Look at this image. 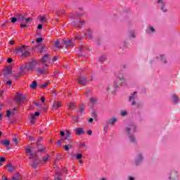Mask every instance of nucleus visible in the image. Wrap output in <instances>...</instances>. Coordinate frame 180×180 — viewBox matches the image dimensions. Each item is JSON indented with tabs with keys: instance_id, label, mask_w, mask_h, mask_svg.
<instances>
[{
	"instance_id": "64",
	"label": "nucleus",
	"mask_w": 180,
	"mask_h": 180,
	"mask_svg": "<svg viewBox=\"0 0 180 180\" xmlns=\"http://www.w3.org/2000/svg\"><path fill=\"white\" fill-rule=\"evenodd\" d=\"M169 180H175V177L172 175H171V176L169 177Z\"/></svg>"
},
{
	"instance_id": "60",
	"label": "nucleus",
	"mask_w": 180,
	"mask_h": 180,
	"mask_svg": "<svg viewBox=\"0 0 180 180\" xmlns=\"http://www.w3.org/2000/svg\"><path fill=\"white\" fill-rule=\"evenodd\" d=\"M61 144H63V142L60 140L58 141L57 145L59 146V147H61Z\"/></svg>"
},
{
	"instance_id": "51",
	"label": "nucleus",
	"mask_w": 180,
	"mask_h": 180,
	"mask_svg": "<svg viewBox=\"0 0 180 180\" xmlns=\"http://www.w3.org/2000/svg\"><path fill=\"white\" fill-rule=\"evenodd\" d=\"M103 127L105 129H108L109 128V122H107L105 124H104Z\"/></svg>"
},
{
	"instance_id": "11",
	"label": "nucleus",
	"mask_w": 180,
	"mask_h": 180,
	"mask_svg": "<svg viewBox=\"0 0 180 180\" xmlns=\"http://www.w3.org/2000/svg\"><path fill=\"white\" fill-rule=\"evenodd\" d=\"M25 49H26V46L25 45H22L21 46H17V48L15 49V53H23L25 50Z\"/></svg>"
},
{
	"instance_id": "1",
	"label": "nucleus",
	"mask_w": 180,
	"mask_h": 180,
	"mask_svg": "<svg viewBox=\"0 0 180 180\" xmlns=\"http://www.w3.org/2000/svg\"><path fill=\"white\" fill-rule=\"evenodd\" d=\"M136 125L130 124L128 127L125 129V131L127 134V136L129 139L130 143L132 144H137V140H136V137L131 133H134L136 131Z\"/></svg>"
},
{
	"instance_id": "7",
	"label": "nucleus",
	"mask_w": 180,
	"mask_h": 180,
	"mask_svg": "<svg viewBox=\"0 0 180 180\" xmlns=\"http://www.w3.org/2000/svg\"><path fill=\"white\" fill-rule=\"evenodd\" d=\"M20 71L23 74H27V72L30 71L27 63L25 65H21V66L20 67Z\"/></svg>"
},
{
	"instance_id": "28",
	"label": "nucleus",
	"mask_w": 180,
	"mask_h": 180,
	"mask_svg": "<svg viewBox=\"0 0 180 180\" xmlns=\"http://www.w3.org/2000/svg\"><path fill=\"white\" fill-rule=\"evenodd\" d=\"M117 78L119 79V81L121 82L120 85H122L124 81V77H123V75H119L117 76Z\"/></svg>"
},
{
	"instance_id": "42",
	"label": "nucleus",
	"mask_w": 180,
	"mask_h": 180,
	"mask_svg": "<svg viewBox=\"0 0 180 180\" xmlns=\"http://www.w3.org/2000/svg\"><path fill=\"white\" fill-rule=\"evenodd\" d=\"M160 58H161L163 64H167V59H164V56L161 55Z\"/></svg>"
},
{
	"instance_id": "17",
	"label": "nucleus",
	"mask_w": 180,
	"mask_h": 180,
	"mask_svg": "<svg viewBox=\"0 0 180 180\" xmlns=\"http://www.w3.org/2000/svg\"><path fill=\"white\" fill-rule=\"evenodd\" d=\"M78 82L79 85H85L88 81H86V79L85 77H79L78 79Z\"/></svg>"
},
{
	"instance_id": "63",
	"label": "nucleus",
	"mask_w": 180,
	"mask_h": 180,
	"mask_svg": "<svg viewBox=\"0 0 180 180\" xmlns=\"http://www.w3.org/2000/svg\"><path fill=\"white\" fill-rule=\"evenodd\" d=\"M60 136L61 137H64V136H65V132H64V131H60Z\"/></svg>"
},
{
	"instance_id": "16",
	"label": "nucleus",
	"mask_w": 180,
	"mask_h": 180,
	"mask_svg": "<svg viewBox=\"0 0 180 180\" xmlns=\"http://www.w3.org/2000/svg\"><path fill=\"white\" fill-rule=\"evenodd\" d=\"M65 135L66 136L65 137L64 140L70 141V139L72 137V134H71V131L69 130L65 131Z\"/></svg>"
},
{
	"instance_id": "3",
	"label": "nucleus",
	"mask_w": 180,
	"mask_h": 180,
	"mask_svg": "<svg viewBox=\"0 0 180 180\" xmlns=\"http://www.w3.org/2000/svg\"><path fill=\"white\" fill-rule=\"evenodd\" d=\"M35 71L39 75H44V74H49V72H47V70L44 67L37 68Z\"/></svg>"
},
{
	"instance_id": "39",
	"label": "nucleus",
	"mask_w": 180,
	"mask_h": 180,
	"mask_svg": "<svg viewBox=\"0 0 180 180\" xmlns=\"http://www.w3.org/2000/svg\"><path fill=\"white\" fill-rule=\"evenodd\" d=\"M120 114H121V116H127V111L122 110L121 111Z\"/></svg>"
},
{
	"instance_id": "62",
	"label": "nucleus",
	"mask_w": 180,
	"mask_h": 180,
	"mask_svg": "<svg viewBox=\"0 0 180 180\" xmlns=\"http://www.w3.org/2000/svg\"><path fill=\"white\" fill-rule=\"evenodd\" d=\"M40 20L42 23L44 22V20H46V17H41Z\"/></svg>"
},
{
	"instance_id": "12",
	"label": "nucleus",
	"mask_w": 180,
	"mask_h": 180,
	"mask_svg": "<svg viewBox=\"0 0 180 180\" xmlns=\"http://www.w3.org/2000/svg\"><path fill=\"white\" fill-rule=\"evenodd\" d=\"M117 86H119L117 82H114V86L112 85H109L107 87V91H115V89H117Z\"/></svg>"
},
{
	"instance_id": "61",
	"label": "nucleus",
	"mask_w": 180,
	"mask_h": 180,
	"mask_svg": "<svg viewBox=\"0 0 180 180\" xmlns=\"http://www.w3.org/2000/svg\"><path fill=\"white\" fill-rule=\"evenodd\" d=\"M41 140H43V138H41V137L39 138V139H37V144H39V143L41 141Z\"/></svg>"
},
{
	"instance_id": "45",
	"label": "nucleus",
	"mask_w": 180,
	"mask_h": 180,
	"mask_svg": "<svg viewBox=\"0 0 180 180\" xmlns=\"http://www.w3.org/2000/svg\"><path fill=\"white\" fill-rule=\"evenodd\" d=\"M136 108H138V109H140V108H143V103H137Z\"/></svg>"
},
{
	"instance_id": "23",
	"label": "nucleus",
	"mask_w": 180,
	"mask_h": 180,
	"mask_svg": "<svg viewBox=\"0 0 180 180\" xmlns=\"http://www.w3.org/2000/svg\"><path fill=\"white\" fill-rule=\"evenodd\" d=\"M53 106L54 109H58V108H61V102L57 101L53 103Z\"/></svg>"
},
{
	"instance_id": "19",
	"label": "nucleus",
	"mask_w": 180,
	"mask_h": 180,
	"mask_svg": "<svg viewBox=\"0 0 180 180\" xmlns=\"http://www.w3.org/2000/svg\"><path fill=\"white\" fill-rule=\"evenodd\" d=\"M6 167L9 172H13V171H15V167H13L11 163L7 164Z\"/></svg>"
},
{
	"instance_id": "30",
	"label": "nucleus",
	"mask_w": 180,
	"mask_h": 180,
	"mask_svg": "<svg viewBox=\"0 0 180 180\" xmlns=\"http://www.w3.org/2000/svg\"><path fill=\"white\" fill-rule=\"evenodd\" d=\"M1 144H3V146H9L11 144V141L4 140V141H1Z\"/></svg>"
},
{
	"instance_id": "24",
	"label": "nucleus",
	"mask_w": 180,
	"mask_h": 180,
	"mask_svg": "<svg viewBox=\"0 0 180 180\" xmlns=\"http://www.w3.org/2000/svg\"><path fill=\"white\" fill-rule=\"evenodd\" d=\"M172 99L175 105H176L177 103H179V98H178L176 95L174 94L172 96Z\"/></svg>"
},
{
	"instance_id": "52",
	"label": "nucleus",
	"mask_w": 180,
	"mask_h": 180,
	"mask_svg": "<svg viewBox=\"0 0 180 180\" xmlns=\"http://www.w3.org/2000/svg\"><path fill=\"white\" fill-rule=\"evenodd\" d=\"M64 148H65V151H68L70 150L68 145H65Z\"/></svg>"
},
{
	"instance_id": "53",
	"label": "nucleus",
	"mask_w": 180,
	"mask_h": 180,
	"mask_svg": "<svg viewBox=\"0 0 180 180\" xmlns=\"http://www.w3.org/2000/svg\"><path fill=\"white\" fill-rule=\"evenodd\" d=\"M37 29H38L39 30H41V29H43V25L39 24V25H38V27H37Z\"/></svg>"
},
{
	"instance_id": "2",
	"label": "nucleus",
	"mask_w": 180,
	"mask_h": 180,
	"mask_svg": "<svg viewBox=\"0 0 180 180\" xmlns=\"http://www.w3.org/2000/svg\"><path fill=\"white\" fill-rule=\"evenodd\" d=\"M136 95H137V91L133 92L131 96L128 98V101L131 103L132 106L136 105Z\"/></svg>"
},
{
	"instance_id": "35",
	"label": "nucleus",
	"mask_w": 180,
	"mask_h": 180,
	"mask_svg": "<svg viewBox=\"0 0 180 180\" xmlns=\"http://www.w3.org/2000/svg\"><path fill=\"white\" fill-rule=\"evenodd\" d=\"M49 157H50V155H46L43 158V161H44V162H47V161H49Z\"/></svg>"
},
{
	"instance_id": "5",
	"label": "nucleus",
	"mask_w": 180,
	"mask_h": 180,
	"mask_svg": "<svg viewBox=\"0 0 180 180\" xmlns=\"http://www.w3.org/2000/svg\"><path fill=\"white\" fill-rule=\"evenodd\" d=\"M65 47H74L75 46V42L74 40H70V39H68L63 41Z\"/></svg>"
},
{
	"instance_id": "15",
	"label": "nucleus",
	"mask_w": 180,
	"mask_h": 180,
	"mask_svg": "<svg viewBox=\"0 0 180 180\" xmlns=\"http://www.w3.org/2000/svg\"><path fill=\"white\" fill-rule=\"evenodd\" d=\"M25 99H26V98H25L24 96H18L16 98L15 101H17V103L18 105H22L21 102H23V101H25Z\"/></svg>"
},
{
	"instance_id": "56",
	"label": "nucleus",
	"mask_w": 180,
	"mask_h": 180,
	"mask_svg": "<svg viewBox=\"0 0 180 180\" xmlns=\"http://www.w3.org/2000/svg\"><path fill=\"white\" fill-rule=\"evenodd\" d=\"M12 61H13V59H12V58H9L7 60V63H8V64H11V63H12Z\"/></svg>"
},
{
	"instance_id": "43",
	"label": "nucleus",
	"mask_w": 180,
	"mask_h": 180,
	"mask_svg": "<svg viewBox=\"0 0 180 180\" xmlns=\"http://www.w3.org/2000/svg\"><path fill=\"white\" fill-rule=\"evenodd\" d=\"M22 177L20 176H13L11 180H20Z\"/></svg>"
},
{
	"instance_id": "54",
	"label": "nucleus",
	"mask_w": 180,
	"mask_h": 180,
	"mask_svg": "<svg viewBox=\"0 0 180 180\" xmlns=\"http://www.w3.org/2000/svg\"><path fill=\"white\" fill-rule=\"evenodd\" d=\"M37 43H41L43 41V38H37Z\"/></svg>"
},
{
	"instance_id": "27",
	"label": "nucleus",
	"mask_w": 180,
	"mask_h": 180,
	"mask_svg": "<svg viewBox=\"0 0 180 180\" xmlns=\"http://www.w3.org/2000/svg\"><path fill=\"white\" fill-rule=\"evenodd\" d=\"M116 121H117L116 118L112 117L109 120L108 124H112V126H115V123H116Z\"/></svg>"
},
{
	"instance_id": "33",
	"label": "nucleus",
	"mask_w": 180,
	"mask_h": 180,
	"mask_svg": "<svg viewBox=\"0 0 180 180\" xmlns=\"http://www.w3.org/2000/svg\"><path fill=\"white\" fill-rule=\"evenodd\" d=\"M30 122L32 124H34V123H36V119L34 117V115H31Z\"/></svg>"
},
{
	"instance_id": "26",
	"label": "nucleus",
	"mask_w": 180,
	"mask_h": 180,
	"mask_svg": "<svg viewBox=\"0 0 180 180\" xmlns=\"http://www.w3.org/2000/svg\"><path fill=\"white\" fill-rule=\"evenodd\" d=\"M75 106V103H68V108L70 110H74V107Z\"/></svg>"
},
{
	"instance_id": "38",
	"label": "nucleus",
	"mask_w": 180,
	"mask_h": 180,
	"mask_svg": "<svg viewBox=\"0 0 180 180\" xmlns=\"http://www.w3.org/2000/svg\"><path fill=\"white\" fill-rule=\"evenodd\" d=\"M11 23H15V22H18V18L13 17L11 18Z\"/></svg>"
},
{
	"instance_id": "8",
	"label": "nucleus",
	"mask_w": 180,
	"mask_h": 180,
	"mask_svg": "<svg viewBox=\"0 0 180 180\" xmlns=\"http://www.w3.org/2000/svg\"><path fill=\"white\" fill-rule=\"evenodd\" d=\"M4 77H7L8 75H11L12 74V68L11 66H7L5 68L4 70H3Z\"/></svg>"
},
{
	"instance_id": "44",
	"label": "nucleus",
	"mask_w": 180,
	"mask_h": 180,
	"mask_svg": "<svg viewBox=\"0 0 180 180\" xmlns=\"http://www.w3.org/2000/svg\"><path fill=\"white\" fill-rule=\"evenodd\" d=\"M25 24L27 25L29 23V22H30V20H32V18H25Z\"/></svg>"
},
{
	"instance_id": "21",
	"label": "nucleus",
	"mask_w": 180,
	"mask_h": 180,
	"mask_svg": "<svg viewBox=\"0 0 180 180\" xmlns=\"http://www.w3.org/2000/svg\"><path fill=\"white\" fill-rule=\"evenodd\" d=\"M62 176H63V174H61L60 172H57L55 176H54V179L55 180H62L61 179Z\"/></svg>"
},
{
	"instance_id": "13",
	"label": "nucleus",
	"mask_w": 180,
	"mask_h": 180,
	"mask_svg": "<svg viewBox=\"0 0 180 180\" xmlns=\"http://www.w3.org/2000/svg\"><path fill=\"white\" fill-rule=\"evenodd\" d=\"M158 4H160L162 12H167V8H165V3L164 2V0H158Z\"/></svg>"
},
{
	"instance_id": "18",
	"label": "nucleus",
	"mask_w": 180,
	"mask_h": 180,
	"mask_svg": "<svg viewBox=\"0 0 180 180\" xmlns=\"http://www.w3.org/2000/svg\"><path fill=\"white\" fill-rule=\"evenodd\" d=\"M25 18H26V14H18L17 15V19L19 22L25 20Z\"/></svg>"
},
{
	"instance_id": "4",
	"label": "nucleus",
	"mask_w": 180,
	"mask_h": 180,
	"mask_svg": "<svg viewBox=\"0 0 180 180\" xmlns=\"http://www.w3.org/2000/svg\"><path fill=\"white\" fill-rule=\"evenodd\" d=\"M37 64H38L37 60H32L30 63H27V65H28V70L30 71H33V70H34V67H36Z\"/></svg>"
},
{
	"instance_id": "14",
	"label": "nucleus",
	"mask_w": 180,
	"mask_h": 180,
	"mask_svg": "<svg viewBox=\"0 0 180 180\" xmlns=\"http://www.w3.org/2000/svg\"><path fill=\"white\" fill-rule=\"evenodd\" d=\"M75 132L76 136H81L82 134H85V131H84V129L82 128H76L75 129Z\"/></svg>"
},
{
	"instance_id": "22",
	"label": "nucleus",
	"mask_w": 180,
	"mask_h": 180,
	"mask_svg": "<svg viewBox=\"0 0 180 180\" xmlns=\"http://www.w3.org/2000/svg\"><path fill=\"white\" fill-rule=\"evenodd\" d=\"M39 54H43V53L47 52V49H46V46L42 45L41 48L39 49Z\"/></svg>"
},
{
	"instance_id": "32",
	"label": "nucleus",
	"mask_w": 180,
	"mask_h": 180,
	"mask_svg": "<svg viewBox=\"0 0 180 180\" xmlns=\"http://www.w3.org/2000/svg\"><path fill=\"white\" fill-rule=\"evenodd\" d=\"M155 32V30L153 27H150L148 28V33H154Z\"/></svg>"
},
{
	"instance_id": "34",
	"label": "nucleus",
	"mask_w": 180,
	"mask_h": 180,
	"mask_svg": "<svg viewBox=\"0 0 180 180\" xmlns=\"http://www.w3.org/2000/svg\"><path fill=\"white\" fill-rule=\"evenodd\" d=\"M98 60H99V61H100L101 63H103V61H104L105 60H106V56H101L99 57Z\"/></svg>"
},
{
	"instance_id": "36",
	"label": "nucleus",
	"mask_w": 180,
	"mask_h": 180,
	"mask_svg": "<svg viewBox=\"0 0 180 180\" xmlns=\"http://www.w3.org/2000/svg\"><path fill=\"white\" fill-rule=\"evenodd\" d=\"M11 115H14V113L11 112V110H8L6 111V117H11Z\"/></svg>"
},
{
	"instance_id": "37",
	"label": "nucleus",
	"mask_w": 180,
	"mask_h": 180,
	"mask_svg": "<svg viewBox=\"0 0 180 180\" xmlns=\"http://www.w3.org/2000/svg\"><path fill=\"white\" fill-rule=\"evenodd\" d=\"M78 112L79 113L82 115V113L84 112V107L82 105H80V107L79 108Z\"/></svg>"
},
{
	"instance_id": "55",
	"label": "nucleus",
	"mask_w": 180,
	"mask_h": 180,
	"mask_svg": "<svg viewBox=\"0 0 180 180\" xmlns=\"http://www.w3.org/2000/svg\"><path fill=\"white\" fill-rule=\"evenodd\" d=\"M86 36H87V37H91V32L88 31V32L86 33Z\"/></svg>"
},
{
	"instance_id": "10",
	"label": "nucleus",
	"mask_w": 180,
	"mask_h": 180,
	"mask_svg": "<svg viewBox=\"0 0 180 180\" xmlns=\"http://www.w3.org/2000/svg\"><path fill=\"white\" fill-rule=\"evenodd\" d=\"M50 60H51V58L50 57V54L46 53L42 57L41 63H42V64H46V63H47V61H49Z\"/></svg>"
},
{
	"instance_id": "58",
	"label": "nucleus",
	"mask_w": 180,
	"mask_h": 180,
	"mask_svg": "<svg viewBox=\"0 0 180 180\" xmlns=\"http://www.w3.org/2000/svg\"><path fill=\"white\" fill-rule=\"evenodd\" d=\"M58 60V56H53L52 58V61H57Z\"/></svg>"
},
{
	"instance_id": "48",
	"label": "nucleus",
	"mask_w": 180,
	"mask_h": 180,
	"mask_svg": "<svg viewBox=\"0 0 180 180\" xmlns=\"http://www.w3.org/2000/svg\"><path fill=\"white\" fill-rule=\"evenodd\" d=\"M76 158L77 160H81L82 158V154H77Z\"/></svg>"
},
{
	"instance_id": "59",
	"label": "nucleus",
	"mask_w": 180,
	"mask_h": 180,
	"mask_svg": "<svg viewBox=\"0 0 180 180\" xmlns=\"http://www.w3.org/2000/svg\"><path fill=\"white\" fill-rule=\"evenodd\" d=\"M30 158H34V153H30Z\"/></svg>"
},
{
	"instance_id": "57",
	"label": "nucleus",
	"mask_w": 180,
	"mask_h": 180,
	"mask_svg": "<svg viewBox=\"0 0 180 180\" xmlns=\"http://www.w3.org/2000/svg\"><path fill=\"white\" fill-rule=\"evenodd\" d=\"M38 151H39V153H46V149H44V148L39 149Z\"/></svg>"
},
{
	"instance_id": "31",
	"label": "nucleus",
	"mask_w": 180,
	"mask_h": 180,
	"mask_svg": "<svg viewBox=\"0 0 180 180\" xmlns=\"http://www.w3.org/2000/svg\"><path fill=\"white\" fill-rule=\"evenodd\" d=\"M32 146H28L26 148H25V152L26 153V154H30L32 153Z\"/></svg>"
},
{
	"instance_id": "40",
	"label": "nucleus",
	"mask_w": 180,
	"mask_h": 180,
	"mask_svg": "<svg viewBox=\"0 0 180 180\" xmlns=\"http://www.w3.org/2000/svg\"><path fill=\"white\" fill-rule=\"evenodd\" d=\"M32 168L36 169V168H37V167H39V164H38V163H36L35 162H34L32 163Z\"/></svg>"
},
{
	"instance_id": "50",
	"label": "nucleus",
	"mask_w": 180,
	"mask_h": 180,
	"mask_svg": "<svg viewBox=\"0 0 180 180\" xmlns=\"http://www.w3.org/2000/svg\"><path fill=\"white\" fill-rule=\"evenodd\" d=\"M6 85H8L9 86H11L12 85V80H8L6 82Z\"/></svg>"
},
{
	"instance_id": "6",
	"label": "nucleus",
	"mask_w": 180,
	"mask_h": 180,
	"mask_svg": "<svg viewBox=\"0 0 180 180\" xmlns=\"http://www.w3.org/2000/svg\"><path fill=\"white\" fill-rule=\"evenodd\" d=\"M143 155L141 153L138 154L135 159V165H140L141 162H143Z\"/></svg>"
},
{
	"instance_id": "47",
	"label": "nucleus",
	"mask_w": 180,
	"mask_h": 180,
	"mask_svg": "<svg viewBox=\"0 0 180 180\" xmlns=\"http://www.w3.org/2000/svg\"><path fill=\"white\" fill-rule=\"evenodd\" d=\"M13 141L15 143V144L18 145L19 144V142L18 141V139L16 137L13 139Z\"/></svg>"
},
{
	"instance_id": "25",
	"label": "nucleus",
	"mask_w": 180,
	"mask_h": 180,
	"mask_svg": "<svg viewBox=\"0 0 180 180\" xmlns=\"http://www.w3.org/2000/svg\"><path fill=\"white\" fill-rule=\"evenodd\" d=\"M30 87L31 89H36V88H37V82L33 81Z\"/></svg>"
},
{
	"instance_id": "49",
	"label": "nucleus",
	"mask_w": 180,
	"mask_h": 180,
	"mask_svg": "<svg viewBox=\"0 0 180 180\" xmlns=\"http://www.w3.org/2000/svg\"><path fill=\"white\" fill-rule=\"evenodd\" d=\"M32 116H34V117H37L40 116V112H36L34 113V115H32Z\"/></svg>"
},
{
	"instance_id": "29",
	"label": "nucleus",
	"mask_w": 180,
	"mask_h": 180,
	"mask_svg": "<svg viewBox=\"0 0 180 180\" xmlns=\"http://www.w3.org/2000/svg\"><path fill=\"white\" fill-rule=\"evenodd\" d=\"M55 47H56V49H61V44H60V40L57 39L55 41Z\"/></svg>"
},
{
	"instance_id": "41",
	"label": "nucleus",
	"mask_w": 180,
	"mask_h": 180,
	"mask_svg": "<svg viewBox=\"0 0 180 180\" xmlns=\"http://www.w3.org/2000/svg\"><path fill=\"white\" fill-rule=\"evenodd\" d=\"M47 85H49V83L47 82H44L43 84L39 85V88H46V86H47Z\"/></svg>"
},
{
	"instance_id": "46",
	"label": "nucleus",
	"mask_w": 180,
	"mask_h": 180,
	"mask_svg": "<svg viewBox=\"0 0 180 180\" xmlns=\"http://www.w3.org/2000/svg\"><path fill=\"white\" fill-rule=\"evenodd\" d=\"M130 37H131L132 39H134L136 37V34L134 32H130Z\"/></svg>"
},
{
	"instance_id": "9",
	"label": "nucleus",
	"mask_w": 180,
	"mask_h": 180,
	"mask_svg": "<svg viewBox=\"0 0 180 180\" xmlns=\"http://www.w3.org/2000/svg\"><path fill=\"white\" fill-rule=\"evenodd\" d=\"M90 108H93L98 103V98L91 97L89 98Z\"/></svg>"
},
{
	"instance_id": "20",
	"label": "nucleus",
	"mask_w": 180,
	"mask_h": 180,
	"mask_svg": "<svg viewBox=\"0 0 180 180\" xmlns=\"http://www.w3.org/2000/svg\"><path fill=\"white\" fill-rule=\"evenodd\" d=\"M30 56V53L27 50L24 51L23 53H21V57H22V58H26Z\"/></svg>"
}]
</instances>
